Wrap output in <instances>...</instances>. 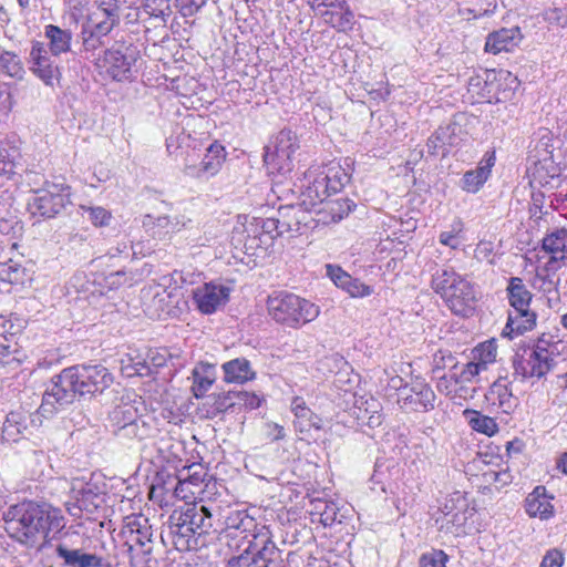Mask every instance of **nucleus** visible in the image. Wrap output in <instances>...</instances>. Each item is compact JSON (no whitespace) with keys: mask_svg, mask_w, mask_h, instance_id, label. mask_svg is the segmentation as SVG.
<instances>
[{"mask_svg":"<svg viewBox=\"0 0 567 567\" xmlns=\"http://www.w3.org/2000/svg\"><path fill=\"white\" fill-rule=\"evenodd\" d=\"M6 532L18 543L44 549L65 527L61 511L45 503L22 502L3 514Z\"/></svg>","mask_w":567,"mask_h":567,"instance_id":"obj_1","label":"nucleus"},{"mask_svg":"<svg viewBox=\"0 0 567 567\" xmlns=\"http://www.w3.org/2000/svg\"><path fill=\"white\" fill-rule=\"evenodd\" d=\"M350 175L339 163H330L317 174L302 193L310 199L311 207L322 205L318 213H327L332 221H339L347 216L354 204L348 198L329 199L340 193L349 183Z\"/></svg>","mask_w":567,"mask_h":567,"instance_id":"obj_2","label":"nucleus"},{"mask_svg":"<svg viewBox=\"0 0 567 567\" xmlns=\"http://www.w3.org/2000/svg\"><path fill=\"white\" fill-rule=\"evenodd\" d=\"M432 287L450 310L461 317H470L476 307L473 285L451 267H440L432 276Z\"/></svg>","mask_w":567,"mask_h":567,"instance_id":"obj_3","label":"nucleus"},{"mask_svg":"<svg viewBox=\"0 0 567 567\" xmlns=\"http://www.w3.org/2000/svg\"><path fill=\"white\" fill-rule=\"evenodd\" d=\"M267 311L277 323L293 329L313 321L320 313L317 305L288 291L271 293L267 299Z\"/></svg>","mask_w":567,"mask_h":567,"instance_id":"obj_4","label":"nucleus"},{"mask_svg":"<svg viewBox=\"0 0 567 567\" xmlns=\"http://www.w3.org/2000/svg\"><path fill=\"white\" fill-rule=\"evenodd\" d=\"M278 218H258L239 216L233 230V241L241 245L245 254L256 255L257 249L267 248L275 238L280 236Z\"/></svg>","mask_w":567,"mask_h":567,"instance_id":"obj_5","label":"nucleus"},{"mask_svg":"<svg viewBox=\"0 0 567 567\" xmlns=\"http://www.w3.org/2000/svg\"><path fill=\"white\" fill-rule=\"evenodd\" d=\"M133 567H148L153 553V529L144 515L127 517L122 529Z\"/></svg>","mask_w":567,"mask_h":567,"instance_id":"obj_6","label":"nucleus"},{"mask_svg":"<svg viewBox=\"0 0 567 567\" xmlns=\"http://www.w3.org/2000/svg\"><path fill=\"white\" fill-rule=\"evenodd\" d=\"M78 396H83L72 367L63 369L51 378L40 409L43 414H53L72 404Z\"/></svg>","mask_w":567,"mask_h":567,"instance_id":"obj_7","label":"nucleus"},{"mask_svg":"<svg viewBox=\"0 0 567 567\" xmlns=\"http://www.w3.org/2000/svg\"><path fill=\"white\" fill-rule=\"evenodd\" d=\"M281 558V551L271 540L270 530L261 528L240 554L228 558L226 567H268Z\"/></svg>","mask_w":567,"mask_h":567,"instance_id":"obj_8","label":"nucleus"},{"mask_svg":"<svg viewBox=\"0 0 567 567\" xmlns=\"http://www.w3.org/2000/svg\"><path fill=\"white\" fill-rule=\"evenodd\" d=\"M508 300L513 311L508 315L506 329L523 334L536 324V313L529 310L532 293L518 277H512L507 287Z\"/></svg>","mask_w":567,"mask_h":567,"instance_id":"obj_9","label":"nucleus"},{"mask_svg":"<svg viewBox=\"0 0 567 567\" xmlns=\"http://www.w3.org/2000/svg\"><path fill=\"white\" fill-rule=\"evenodd\" d=\"M300 147L297 134L281 130L265 147L264 163L269 174L285 175L292 171L295 154Z\"/></svg>","mask_w":567,"mask_h":567,"instance_id":"obj_10","label":"nucleus"},{"mask_svg":"<svg viewBox=\"0 0 567 567\" xmlns=\"http://www.w3.org/2000/svg\"><path fill=\"white\" fill-rule=\"evenodd\" d=\"M392 390H395L396 404L406 412H426L434 408L435 394L423 381H405L401 375H392Z\"/></svg>","mask_w":567,"mask_h":567,"instance_id":"obj_11","label":"nucleus"},{"mask_svg":"<svg viewBox=\"0 0 567 567\" xmlns=\"http://www.w3.org/2000/svg\"><path fill=\"white\" fill-rule=\"evenodd\" d=\"M173 513L174 520L185 522V525L196 535L198 542L200 536L220 530V524L218 523L219 506L193 503L186 504L183 508L175 509Z\"/></svg>","mask_w":567,"mask_h":567,"instance_id":"obj_12","label":"nucleus"},{"mask_svg":"<svg viewBox=\"0 0 567 567\" xmlns=\"http://www.w3.org/2000/svg\"><path fill=\"white\" fill-rule=\"evenodd\" d=\"M70 187L63 183H45L44 187L34 192L28 207L32 216L47 219L59 215L69 203Z\"/></svg>","mask_w":567,"mask_h":567,"instance_id":"obj_13","label":"nucleus"},{"mask_svg":"<svg viewBox=\"0 0 567 567\" xmlns=\"http://www.w3.org/2000/svg\"><path fill=\"white\" fill-rule=\"evenodd\" d=\"M109 421L112 432L121 437L142 440L147 435L146 423L131 403L116 405L110 412Z\"/></svg>","mask_w":567,"mask_h":567,"instance_id":"obj_14","label":"nucleus"},{"mask_svg":"<svg viewBox=\"0 0 567 567\" xmlns=\"http://www.w3.org/2000/svg\"><path fill=\"white\" fill-rule=\"evenodd\" d=\"M218 523L220 524L218 533H225L226 537L230 538L241 537L247 543L249 539H254V536L259 534L261 528H267L264 525L259 526L246 509H233L226 515H223L220 511Z\"/></svg>","mask_w":567,"mask_h":567,"instance_id":"obj_15","label":"nucleus"},{"mask_svg":"<svg viewBox=\"0 0 567 567\" xmlns=\"http://www.w3.org/2000/svg\"><path fill=\"white\" fill-rule=\"evenodd\" d=\"M140 58L137 49L133 45H113L104 51V62L107 73L115 81L127 80L132 75V68Z\"/></svg>","mask_w":567,"mask_h":567,"instance_id":"obj_16","label":"nucleus"},{"mask_svg":"<svg viewBox=\"0 0 567 567\" xmlns=\"http://www.w3.org/2000/svg\"><path fill=\"white\" fill-rule=\"evenodd\" d=\"M72 369L83 395L101 394L110 388L114 381L113 374L102 364H78L72 365Z\"/></svg>","mask_w":567,"mask_h":567,"instance_id":"obj_17","label":"nucleus"},{"mask_svg":"<svg viewBox=\"0 0 567 567\" xmlns=\"http://www.w3.org/2000/svg\"><path fill=\"white\" fill-rule=\"evenodd\" d=\"M29 62L31 64L30 70L40 79L45 85L53 86L60 79V69L52 61L50 52L45 48L44 43L40 41H33Z\"/></svg>","mask_w":567,"mask_h":567,"instance_id":"obj_18","label":"nucleus"},{"mask_svg":"<svg viewBox=\"0 0 567 567\" xmlns=\"http://www.w3.org/2000/svg\"><path fill=\"white\" fill-rule=\"evenodd\" d=\"M161 539L165 545L171 544L178 551H187L200 546L196 535L185 525V522L174 520V513L169 515L163 527Z\"/></svg>","mask_w":567,"mask_h":567,"instance_id":"obj_19","label":"nucleus"},{"mask_svg":"<svg viewBox=\"0 0 567 567\" xmlns=\"http://www.w3.org/2000/svg\"><path fill=\"white\" fill-rule=\"evenodd\" d=\"M230 289L220 284L208 282L193 289V299L204 315L214 313L229 298Z\"/></svg>","mask_w":567,"mask_h":567,"instance_id":"obj_20","label":"nucleus"},{"mask_svg":"<svg viewBox=\"0 0 567 567\" xmlns=\"http://www.w3.org/2000/svg\"><path fill=\"white\" fill-rule=\"evenodd\" d=\"M555 365V359L549 358L546 353L539 351H530L527 358L522 357L514 361V374L519 375L522 380L544 378Z\"/></svg>","mask_w":567,"mask_h":567,"instance_id":"obj_21","label":"nucleus"},{"mask_svg":"<svg viewBox=\"0 0 567 567\" xmlns=\"http://www.w3.org/2000/svg\"><path fill=\"white\" fill-rule=\"evenodd\" d=\"M446 523L456 527H462L467 519L474 515V507L470 506L465 494L456 491L450 494L441 506Z\"/></svg>","mask_w":567,"mask_h":567,"instance_id":"obj_22","label":"nucleus"},{"mask_svg":"<svg viewBox=\"0 0 567 567\" xmlns=\"http://www.w3.org/2000/svg\"><path fill=\"white\" fill-rule=\"evenodd\" d=\"M462 134V126L456 122L440 126L427 140L429 153L432 155L441 153L444 156L449 152L447 147L458 145L463 140Z\"/></svg>","mask_w":567,"mask_h":567,"instance_id":"obj_23","label":"nucleus"},{"mask_svg":"<svg viewBox=\"0 0 567 567\" xmlns=\"http://www.w3.org/2000/svg\"><path fill=\"white\" fill-rule=\"evenodd\" d=\"M55 555L62 560V567H102L103 558L85 553L80 548H71L65 542L55 545Z\"/></svg>","mask_w":567,"mask_h":567,"instance_id":"obj_24","label":"nucleus"},{"mask_svg":"<svg viewBox=\"0 0 567 567\" xmlns=\"http://www.w3.org/2000/svg\"><path fill=\"white\" fill-rule=\"evenodd\" d=\"M102 497L94 492L90 484L82 485L81 488H73V496L66 502L68 512L72 516H81L83 512L93 514L100 507Z\"/></svg>","mask_w":567,"mask_h":567,"instance_id":"obj_25","label":"nucleus"},{"mask_svg":"<svg viewBox=\"0 0 567 567\" xmlns=\"http://www.w3.org/2000/svg\"><path fill=\"white\" fill-rule=\"evenodd\" d=\"M225 147L218 143H212L198 167H187V174L198 178H209L216 175L225 161Z\"/></svg>","mask_w":567,"mask_h":567,"instance_id":"obj_26","label":"nucleus"},{"mask_svg":"<svg viewBox=\"0 0 567 567\" xmlns=\"http://www.w3.org/2000/svg\"><path fill=\"white\" fill-rule=\"evenodd\" d=\"M553 496L547 494L543 485L536 486L525 498V511L529 517H538L543 520L554 516L555 509L551 504Z\"/></svg>","mask_w":567,"mask_h":567,"instance_id":"obj_27","label":"nucleus"},{"mask_svg":"<svg viewBox=\"0 0 567 567\" xmlns=\"http://www.w3.org/2000/svg\"><path fill=\"white\" fill-rule=\"evenodd\" d=\"M495 154L487 153L475 169L467 171L461 181V187L467 193H477L491 175L495 165Z\"/></svg>","mask_w":567,"mask_h":567,"instance_id":"obj_28","label":"nucleus"},{"mask_svg":"<svg viewBox=\"0 0 567 567\" xmlns=\"http://www.w3.org/2000/svg\"><path fill=\"white\" fill-rule=\"evenodd\" d=\"M23 171L22 155L14 141L0 142V175L11 178Z\"/></svg>","mask_w":567,"mask_h":567,"instance_id":"obj_29","label":"nucleus"},{"mask_svg":"<svg viewBox=\"0 0 567 567\" xmlns=\"http://www.w3.org/2000/svg\"><path fill=\"white\" fill-rule=\"evenodd\" d=\"M323 21L339 32H347L353 29L354 14L346 0L334 2L332 8L320 11Z\"/></svg>","mask_w":567,"mask_h":567,"instance_id":"obj_30","label":"nucleus"},{"mask_svg":"<svg viewBox=\"0 0 567 567\" xmlns=\"http://www.w3.org/2000/svg\"><path fill=\"white\" fill-rule=\"evenodd\" d=\"M520 39L522 35L518 28H503L487 37L485 51L493 54L512 51L518 45Z\"/></svg>","mask_w":567,"mask_h":567,"instance_id":"obj_31","label":"nucleus"},{"mask_svg":"<svg viewBox=\"0 0 567 567\" xmlns=\"http://www.w3.org/2000/svg\"><path fill=\"white\" fill-rule=\"evenodd\" d=\"M543 249L551 254L547 267L557 269L559 267L558 262L567 258V229L560 228L548 234L543 239Z\"/></svg>","mask_w":567,"mask_h":567,"instance_id":"obj_32","label":"nucleus"},{"mask_svg":"<svg viewBox=\"0 0 567 567\" xmlns=\"http://www.w3.org/2000/svg\"><path fill=\"white\" fill-rule=\"evenodd\" d=\"M8 323L9 320L0 316V363L18 367L21 362V351L18 343L13 340V334L9 333L8 336Z\"/></svg>","mask_w":567,"mask_h":567,"instance_id":"obj_33","label":"nucleus"},{"mask_svg":"<svg viewBox=\"0 0 567 567\" xmlns=\"http://www.w3.org/2000/svg\"><path fill=\"white\" fill-rule=\"evenodd\" d=\"M224 380L227 383L243 384L256 378V372L251 369L250 362L246 358H236L225 362L221 365Z\"/></svg>","mask_w":567,"mask_h":567,"instance_id":"obj_34","label":"nucleus"},{"mask_svg":"<svg viewBox=\"0 0 567 567\" xmlns=\"http://www.w3.org/2000/svg\"><path fill=\"white\" fill-rule=\"evenodd\" d=\"M485 398L491 404L497 406L504 413H509V411L515 406V399L511 389L508 388V382L506 379L496 380L491 385L488 392L485 394Z\"/></svg>","mask_w":567,"mask_h":567,"instance_id":"obj_35","label":"nucleus"},{"mask_svg":"<svg viewBox=\"0 0 567 567\" xmlns=\"http://www.w3.org/2000/svg\"><path fill=\"white\" fill-rule=\"evenodd\" d=\"M44 35L49 40V52L58 56L71 50L72 32L54 24H48Z\"/></svg>","mask_w":567,"mask_h":567,"instance_id":"obj_36","label":"nucleus"},{"mask_svg":"<svg viewBox=\"0 0 567 567\" xmlns=\"http://www.w3.org/2000/svg\"><path fill=\"white\" fill-rule=\"evenodd\" d=\"M316 207H311L310 199L303 196V199L288 207H281L278 213L282 218H288L295 225V231H299L301 225L307 227L309 225L308 213Z\"/></svg>","mask_w":567,"mask_h":567,"instance_id":"obj_37","label":"nucleus"},{"mask_svg":"<svg viewBox=\"0 0 567 567\" xmlns=\"http://www.w3.org/2000/svg\"><path fill=\"white\" fill-rule=\"evenodd\" d=\"M28 427V416L24 412H10L2 426V440L7 442H17L20 435Z\"/></svg>","mask_w":567,"mask_h":567,"instance_id":"obj_38","label":"nucleus"},{"mask_svg":"<svg viewBox=\"0 0 567 567\" xmlns=\"http://www.w3.org/2000/svg\"><path fill=\"white\" fill-rule=\"evenodd\" d=\"M313 514L319 516V520L324 527H331L334 524H342L346 518L338 504L332 501L317 499L313 503Z\"/></svg>","mask_w":567,"mask_h":567,"instance_id":"obj_39","label":"nucleus"},{"mask_svg":"<svg viewBox=\"0 0 567 567\" xmlns=\"http://www.w3.org/2000/svg\"><path fill=\"white\" fill-rule=\"evenodd\" d=\"M468 425L476 432L493 436L498 432V425L493 417L484 415L475 410L466 409L464 412Z\"/></svg>","mask_w":567,"mask_h":567,"instance_id":"obj_40","label":"nucleus"},{"mask_svg":"<svg viewBox=\"0 0 567 567\" xmlns=\"http://www.w3.org/2000/svg\"><path fill=\"white\" fill-rule=\"evenodd\" d=\"M370 483L372 491L386 494L390 483V461L385 455L377 457Z\"/></svg>","mask_w":567,"mask_h":567,"instance_id":"obj_41","label":"nucleus"},{"mask_svg":"<svg viewBox=\"0 0 567 567\" xmlns=\"http://www.w3.org/2000/svg\"><path fill=\"white\" fill-rule=\"evenodd\" d=\"M213 365H202L193 370V385L192 390L194 395L199 399L210 389L215 379L213 373Z\"/></svg>","mask_w":567,"mask_h":567,"instance_id":"obj_42","label":"nucleus"},{"mask_svg":"<svg viewBox=\"0 0 567 567\" xmlns=\"http://www.w3.org/2000/svg\"><path fill=\"white\" fill-rule=\"evenodd\" d=\"M172 224V216L163 215L158 217H153L152 215H146L143 220V226L147 231L151 233V236L157 239H165L167 236L172 234L169 225Z\"/></svg>","mask_w":567,"mask_h":567,"instance_id":"obj_43","label":"nucleus"},{"mask_svg":"<svg viewBox=\"0 0 567 567\" xmlns=\"http://www.w3.org/2000/svg\"><path fill=\"white\" fill-rule=\"evenodd\" d=\"M118 24L120 21L117 20L101 18L99 12L90 13L86 21L82 23V25L91 30L95 35H100L104 40Z\"/></svg>","mask_w":567,"mask_h":567,"instance_id":"obj_44","label":"nucleus"},{"mask_svg":"<svg viewBox=\"0 0 567 567\" xmlns=\"http://www.w3.org/2000/svg\"><path fill=\"white\" fill-rule=\"evenodd\" d=\"M81 52L86 60L95 58V51L105 45V40L100 35H95L91 30L81 25L80 32Z\"/></svg>","mask_w":567,"mask_h":567,"instance_id":"obj_45","label":"nucleus"},{"mask_svg":"<svg viewBox=\"0 0 567 567\" xmlns=\"http://www.w3.org/2000/svg\"><path fill=\"white\" fill-rule=\"evenodd\" d=\"M24 268L12 259L0 258V280L8 284L22 282Z\"/></svg>","mask_w":567,"mask_h":567,"instance_id":"obj_46","label":"nucleus"},{"mask_svg":"<svg viewBox=\"0 0 567 567\" xmlns=\"http://www.w3.org/2000/svg\"><path fill=\"white\" fill-rule=\"evenodd\" d=\"M0 69L11 78L21 79L24 69L20 58L10 51H6L0 60Z\"/></svg>","mask_w":567,"mask_h":567,"instance_id":"obj_47","label":"nucleus"},{"mask_svg":"<svg viewBox=\"0 0 567 567\" xmlns=\"http://www.w3.org/2000/svg\"><path fill=\"white\" fill-rule=\"evenodd\" d=\"M496 355L497 350L492 342L482 343L473 350V360L477 362L484 371L487 370L491 363L495 362Z\"/></svg>","mask_w":567,"mask_h":567,"instance_id":"obj_48","label":"nucleus"},{"mask_svg":"<svg viewBox=\"0 0 567 567\" xmlns=\"http://www.w3.org/2000/svg\"><path fill=\"white\" fill-rule=\"evenodd\" d=\"M433 371H440L445 369H456L457 368V361L456 358L451 353L449 350H439L433 355Z\"/></svg>","mask_w":567,"mask_h":567,"instance_id":"obj_49","label":"nucleus"},{"mask_svg":"<svg viewBox=\"0 0 567 567\" xmlns=\"http://www.w3.org/2000/svg\"><path fill=\"white\" fill-rule=\"evenodd\" d=\"M83 209L87 214V218L96 227L107 226L112 218L111 213L101 206L83 207Z\"/></svg>","mask_w":567,"mask_h":567,"instance_id":"obj_50","label":"nucleus"},{"mask_svg":"<svg viewBox=\"0 0 567 567\" xmlns=\"http://www.w3.org/2000/svg\"><path fill=\"white\" fill-rule=\"evenodd\" d=\"M213 413L219 414L227 411H234L231 391L214 394L210 396Z\"/></svg>","mask_w":567,"mask_h":567,"instance_id":"obj_51","label":"nucleus"},{"mask_svg":"<svg viewBox=\"0 0 567 567\" xmlns=\"http://www.w3.org/2000/svg\"><path fill=\"white\" fill-rule=\"evenodd\" d=\"M483 371V368H481L480 364L473 360L466 363L458 374L454 373L452 378L456 383L472 382Z\"/></svg>","mask_w":567,"mask_h":567,"instance_id":"obj_52","label":"nucleus"},{"mask_svg":"<svg viewBox=\"0 0 567 567\" xmlns=\"http://www.w3.org/2000/svg\"><path fill=\"white\" fill-rule=\"evenodd\" d=\"M463 230V224L461 220L455 221L452 225V229L450 231H442L440 234L439 240L442 245L447 246L452 249H457L460 246V240L457 236Z\"/></svg>","mask_w":567,"mask_h":567,"instance_id":"obj_53","label":"nucleus"},{"mask_svg":"<svg viewBox=\"0 0 567 567\" xmlns=\"http://www.w3.org/2000/svg\"><path fill=\"white\" fill-rule=\"evenodd\" d=\"M97 11L101 18L121 21L118 0H97Z\"/></svg>","mask_w":567,"mask_h":567,"instance_id":"obj_54","label":"nucleus"},{"mask_svg":"<svg viewBox=\"0 0 567 567\" xmlns=\"http://www.w3.org/2000/svg\"><path fill=\"white\" fill-rule=\"evenodd\" d=\"M326 275L338 288H342L347 282H352V277L337 265H326Z\"/></svg>","mask_w":567,"mask_h":567,"instance_id":"obj_55","label":"nucleus"},{"mask_svg":"<svg viewBox=\"0 0 567 567\" xmlns=\"http://www.w3.org/2000/svg\"><path fill=\"white\" fill-rule=\"evenodd\" d=\"M449 557L442 550H433L422 555L420 559L421 567H445Z\"/></svg>","mask_w":567,"mask_h":567,"instance_id":"obj_56","label":"nucleus"},{"mask_svg":"<svg viewBox=\"0 0 567 567\" xmlns=\"http://www.w3.org/2000/svg\"><path fill=\"white\" fill-rule=\"evenodd\" d=\"M132 369L133 372H128V375L137 374L141 377H148L153 373V371L148 368L146 363V357L136 355L135 358H130V364L125 367V369Z\"/></svg>","mask_w":567,"mask_h":567,"instance_id":"obj_57","label":"nucleus"},{"mask_svg":"<svg viewBox=\"0 0 567 567\" xmlns=\"http://www.w3.org/2000/svg\"><path fill=\"white\" fill-rule=\"evenodd\" d=\"M474 257L478 261H486L493 264L494 244L488 240H481L474 250Z\"/></svg>","mask_w":567,"mask_h":567,"instance_id":"obj_58","label":"nucleus"},{"mask_svg":"<svg viewBox=\"0 0 567 567\" xmlns=\"http://www.w3.org/2000/svg\"><path fill=\"white\" fill-rule=\"evenodd\" d=\"M146 363L153 371V368H162L167 361V351L165 349H148L146 354Z\"/></svg>","mask_w":567,"mask_h":567,"instance_id":"obj_59","label":"nucleus"},{"mask_svg":"<svg viewBox=\"0 0 567 567\" xmlns=\"http://www.w3.org/2000/svg\"><path fill=\"white\" fill-rule=\"evenodd\" d=\"M105 280L110 288H117L128 281L135 280V274H133L132 271L127 272L125 270H118L109 274Z\"/></svg>","mask_w":567,"mask_h":567,"instance_id":"obj_60","label":"nucleus"},{"mask_svg":"<svg viewBox=\"0 0 567 567\" xmlns=\"http://www.w3.org/2000/svg\"><path fill=\"white\" fill-rule=\"evenodd\" d=\"M147 12L153 17L164 16L169 9V0H144Z\"/></svg>","mask_w":567,"mask_h":567,"instance_id":"obj_61","label":"nucleus"},{"mask_svg":"<svg viewBox=\"0 0 567 567\" xmlns=\"http://www.w3.org/2000/svg\"><path fill=\"white\" fill-rule=\"evenodd\" d=\"M181 12L184 17H190L196 13L205 3L206 0H176Z\"/></svg>","mask_w":567,"mask_h":567,"instance_id":"obj_62","label":"nucleus"},{"mask_svg":"<svg viewBox=\"0 0 567 567\" xmlns=\"http://www.w3.org/2000/svg\"><path fill=\"white\" fill-rule=\"evenodd\" d=\"M563 564V554L558 550H549L543 558L539 567H561Z\"/></svg>","mask_w":567,"mask_h":567,"instance_id":"obj_63","label":"nucleus"},{"mask_svg":"<svg viewBox=\"0 0 567 567\" xmlns=\"http://www.w3.org/2000/svg\"><path fill=\"white\" fill-rule=\"evenodd\" d=\"M300 561L301 556L295 551H290L287 554L286 560L281 558L278 561H272L268 567H299Z\"/></svg>","mask_w":567,"mask_h":567,"instance_id":"obj_64","label":"nucleus"}]
</instances>
